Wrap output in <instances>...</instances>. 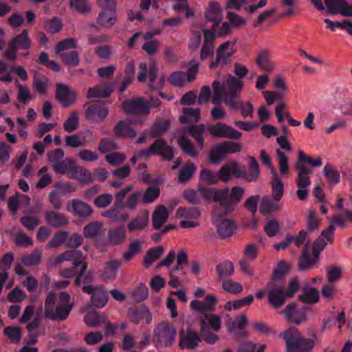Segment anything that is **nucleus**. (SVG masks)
<instances>
[{
  "mask_svg": "<svg viewBox=\"0 0 352 352\" xmlns=\"http://www.w3.org/2000/svg\"><path fill=\"white\" fill-rule=\"evenodd\" d=\"M73 307L70 296L67 292L60 294V302H57L56 294L50 292L45 301V316L51 320L63 321L68 318Z\"/></svg>",
  "mask_w": 352,
  "mask_h": 352,
  "instance_id": "1",
  "label": "nucleus"
},
{
  "mask_svg": "<svg viewBox=\"0 0 352 352\" xmlns=\"http://www.w3.org/2000/svg\"><path fill=\"white\" fill-rule=\"evenodd\" d=\"M245 189L240 186H233L230 191L228 187L218 189L214 195V201L219 204L214 208V214H226L234 210L243 197Z\"/></svg>",
  "mask_w": 352,
  "mask_h": 352,
  "instance_id": "2",
  "label": "nucleus"
},
{
  "mask_svg": "<svg viewBox=\"0 0 352 352\" xmlns=\"http://www.w3.org/2000/svg\"><path fill=\"white\" fill-rule=\"evenodd\" d=\"M67 262H70L74 267L80 265V270L75 279L74 284L76 286H81L82 278L87 268V263L85 261V256L80 250H67L52 256L48 261V265L50 267H61Z\"/></svg>",
  "mask_w": 352,
  "mask_h": 352,
  "instance_id": "3",
  "label": "nucleus"
},
{
  "mask_svg": "<svg viewBox=\"0 0 352 352\" xmlns=\"http://www.w3.org/2000/svg\"><path fill=\"white\" fill-rule=\"evenodd\" d=\"M269 295V303L274 308L280 307L285 302L286 298H292L299 289V283L297 278L292 279L287 288L274 280L269 283L267 287Z\"/></svg>",
  "mask_w": 352,
  "mask_h": 352,
  "instance_id": "4",
  "label": "nucleus"
},
{
  "mask_svg": "<svg viewBox=\"0 0 352 352\" xmlns=\"http://www.w3.org/2000/svg\"><path fill=\"white\" fill-rule=\"evenodd\" d=\"M285 341L287 352H310L315 345L314 338H303L295 327H290L281 333Z\"/></svg>",
  "mask_w": 352,
  "mask_h": 352,
  "instance_id": "5",
  "label": "nucleus"
},
{
  "mask_svg": "<svg viewBox=\"0 0 352 352\" xmlns=\"http://www.w3.org/2000/svg\"><path fill=\"white\" fill-rule=\"evenodd\" d=\"M175 327L168 321L158 324L153 330L152 342L157 349L172 346L175 340Z\"/></svg>",
  "mask_w": 352,
  "mask_h": 352,
  "instance_id": "6",
  "label": "nucleus"
},
{
  "mask_svg": "<svg viewBox=\"0 0 352 352\" xmlns=\"http://www.w3.org/2000/svg\"><path fill=\"white\" fill-rule=\"evenodd\" d=\"M294 167L297 171L296 195L300 200H305L308 195V187L311 183L309 175L312 173V170L302 163H296Z\"/></svg>",
  "mask_w": 352,
  "mask_h": 352,
  "instance_id": "7",
  "label": "nucleus"
},
{
  "mask_svg": "<svg viewBox=\"0 0 352 352\" xmlns=\"http://www.w3.org/2000/svg\"><path fill=\"white\" fill-rule=\"evenodd\" d=\"M212 85L214 91L211 98L212 103L219 105L224 100L227 105L232 108L238 109L239 107L240 102H238L234 99V96L236 94L226 93L224 85L221 84L219 80H214Z\"/></svg>",
  "mask_w": 352,
  "mask_h": 352,
  "instance_id": "8",
  "label": "nucleus"
},
{
  "mask_svg": "<svg viewBox=\"0 0 352 352\" xmlns=\"http://www.w3.org/2000/svg\"><path fill=\"white\" fill-rule=\"evenodd\" d=\"M200 214V211L196 208L179 207L175 212V217L182 219L179 225L183 228L198 227L200 225L198 221Z\"/></svg>",
  "mask_w": 352,
  "mask_h": 352,
  "instance_id": "9",
  "label": "nucleus"
},
{
  "mask_svg": "<svg viewBox=\"0 0 352 352\" xmlns=\"http://www.w3.org/2000/svg\"><path fill=\"white\" fill-rule=\"evenodd\" d=\"M87 278H82L81 285L83 292L91 294V303L97 308L103 307L108 301V294L101 286L85 285Z\"/></svg>",
  "mask_w": 352,
  "mask_h": 352,
  "instance_id": "10",
  "label": "nucleus"
},
{
  "mask_svg": "<svg viewBox=\"0 0 352 352\" xmlns=\"http://www.w3.org/2000/svg\"><path fill=\"white\" fill-rule=\"evenodd\" d=\"M235 41H228L222 43L217 50V56L215 60L212 62L209 67L214 69L218 66L224 67L230 62V58L235 53Z\"/></svg>",
  "mask_w": 352,
  "mask_h": 352,
  "instance_id": "11",
  "label": "nucleus"
},
{
  "mask_svg": "<svg viewBox=\"0 0 352 352\" xmlns=\"http://www.w3.org/2000/svg\"><path fill=\"white\" fill-rule=\"evenodd\" d=\"M199 64L196 62H191L187 73L183 72H173L169 77V81L172 85L182 87L192 82L198 72Z\"/></svg>",
  "mask_w": 352,
  "mask_h": 352,
  "instance_id": "12",
  "label": "nucleus"
},
{
  "mask_svg": "<svg viewBox=\"0 0 352 352\" xmlns=\"http://www.w3.org/2000/svg\"><path fill=\"white\" fill-rule=\"evenodd\" d=\"M150 155H160L167 160L173 159V148L162 140H157L149 148L140 152L141 157H147Z\"/></svg>",
  "mask_w": 352,
  "mask_h": 352,
  "instance_id": "13",
  "label": "nucleus"
},
{
  "mask_svg": "<svg viewBox=\"0 0 352 352\" xmlns=\"http://www.w3.org/2000/svg\"><path fill=\"white\" fill-rule=\"evenodd\" d=\"M122 108L128 114L147 115L150 112L151 106L142 98L127 99L122 102Z\"/></svg>",
  "mask_w": 352,
  "mask_h": 352,
  "instance_id": "14",
  "label": "nucleus"
},
{
  "mask_svg": "<svg viewBox=\"0 0 352 352\" xmlns=\"http://www.w3.org/2000/svg\"><path fill=\"white\" fill-rule=\"evenodd\" d=\"M207 129L212 136L217 138L239 139L241 137L240 132L223 122L208 125Z\"/></svg>",
  "mask_w": 352,
  "mask_h": 352,
  "instance_id": "15",
  "label": "nucleus"
},
{
  "mask_svg": "<svg viewBox=\"0 0 352 352\" xmlns=\"http://www.w3.org/2000/svg\"><path fill=\"white\" fill-rule=\"evenodd\" d=\"M243 175V170L236 161L225 164L219 170L220 180L225 183L229 182L233 177L241 178Z\"/></svg>",
  "mask_w": 352,
  "mask_h": 352,
  "instance_id": "16",
  "label": "nucleus"
},
{
  "mask_svg": "<svg viewBox=\"0 0 352 352\" xmlns=\"http://www.w3.org/2000/svg\"><path fill=\"white\" fill-rule=\"evenodd\" d=\"M330 14L340 13L342 15L352 16V4H349L345 0H324Z\"/></svg>",
  "mask_w": 352,
  "mask_h": 352,
  "instance_id": "17",
  "label": "nucleus"
},
{
  "mask_svg": "<svg viewBox=\"0 0 352 352\" xmlns=\"http://www.w3.org/2000/svg\"><path fill=\"white\" fill-rule=\"evenodd\" d=\"M67 210L75 216L86 217L90 216L93 209L90 205L79 199H72L66 204Z\"/></svg>",
  "mask_w": 352,
  "mask_h": 352,
  "instance_id": "18",
  "label": "nucleus"
},
{
  "mask_svg": "<svg viewBox=\"0 0 352 352\" xmlns=\"http://www.w3.org/2000/svg\"><path fill=\"white\" fill-rule=\"evenodd\" d=\"M201 342V338L197 332L188 329L185 332L181 330L179 332V346L181 349H191L195 348Z\"/></svg>",
  "mask_w": 352,
  "mask_h": 352,
  "instance_id": "19",
  "label": "nucleus"
},
{
  "mask_svg": "<svg viewBox=\"0 0 352 352\" xmlns=\"http://www.w3.org/2000/svg\"><path fill=\"white\" fill-rule=\"evenodd\" d=\"M109 111L106 107L101 103L90 104L86 111V118L94 122L103 120L108 115Z\"/></svg>",
  "mask_w": 352,
  "mask_h": 352,
  "instance_id": "20",
  "label": "nucleus"
},
{
  "mask_svg": "<svg viewBox=\"0 0 352 352\" xmlns=\"http://www.w3.org/2000/svg\"><path fill=\"white\" fill-rule=\"evenodd\" d=\"M201 332L218 331L221 327V318L217 314H207L200 318Z\"/></svg>",
  "mask_w": 352,
  "mask_h": 352,
  "instance_id": "21",
  "label": "nucleus"
},
{
  "mask_svg": "<svg viewBox=\"0 0 352 352\" xmlns=\"http://www.w3.org/2000/svg\"><path fill=\"white\" fill-rule=\"evenodd\" d=\"M56 87V98L63 106H69L76 100V91L70 89L67 85L58 84Z\"/></svg>",
  "mask_w": 352,
  "mask_h": 352,
  "instance_id": "22",
  "label": "nucleus"
},
{
  "mask_svg": "<svg viewBox=\"0 0 352 352\" xmlns=\"http://www.w3.org/2000/svg\"><path fill=\"white\" fill-rule=\"evenodd\" d=\"M204 41L201 49L200 58L205 60L212 56L214 52V41L216 38L214 32L210 30L204 31Z\"/></svg>",
  "mask_w": 352,
  "mask_h": 352,
  "instance_id": "23",
  "label": "nucleus"
},
{
  "mask_svg": "<svg viewBox=\"0 0 352 352\" xmlns=\"http://www.w3.org/2000/svg\"><path fill=\"white\" fill-rule=\"evenodd\" d=\"M244 256L245 258L239 261L240 268L244 274L252 276L254 275L253 271L246 261H253L256 258V246L252 244L248 245L244 251Z\"/></svg>",
  "mask_w": 352,
  "mask_h": 352,
  "instance_id": "24",
  "label": "nucleus"
},
{
  "mask_svg": "<svg viewBox=\"0 0 352 352\" xmlns=\"http://www.w3.org/2000/svg\"><path fill=\"white\" fill-rule=\"evenodd\" d=\"M205 16L208 21L214 22V27L217 26L223 18V10L217 1H210L205 12Z\"/></svg>",
  "mask_w": 352,
  "mask_h": 352,
  "instance_id": "25",
  "label": "nucleus"
},
{
  "mask_svg": "<svg viewBox=\"0 0 352 352\" xmlns=\"http://www.w3.org/2000/svg\"><path fill=\"white\" fill-rule=\"evenodd\" d=\"M217 299L214 295H208L204 301L193 300L190 307L191 309L199 312L212 311L214 309Z\"/></svg>",
  "mask_w": 352,
  "mask_h": 352,
  "instance_id": "26",
  "label": "nucleus"
},
{
  "mask_svg": "<svg viewBox=\"0 0 352 352\" xmlns=\"http://www.w3.org/2000/svg\"><path fill=\"white\" fill-rule=\"evenodd\" d=\"M222 214H214V212L212 214L213 221L217 223V232L220 237L226 238L231 236L234 230V225L233 222L227 219H217V217L221 216Z\"/></svg>",
  "mask_w": 352,
  "mask_h": 352,
  "instance_id": "27",
  "label": "nucleus"
},
{
  "mask_svg": "<svg viewBox=\"0 0 352 352\" xmlns=\"http://www.w3.org/2000/svg\"><path fill=\"white\" fill-rule=\"evenodd\" d=\"M255 63L261 70L267 74L273 73L276 67V65L272 60L268 52L265 50L258 52Z\"/></svg>",
  "mask_w": 352,
  "mask_h": 352,
  "instance_id": "28",
  "label": "nucleus"
},
{
  "mask_svg": "<svg viewBox=\"0 0 352 352\" xmlns=\"http://www.w3.org/2000/svg\"><path fill=\"white\" fill-rule=\"evenodd\" d=\"M111 92V84L103 83L89 88L86 96L89 99L94 98H107L110 96Z\"/></svg>",
  "mask_w": 352,
  "mask_h": 352,
  "instance_id": "29",
  "label": "nucleus"
},
{
  "mask_svg": "<svg viewBox=\"0 0 352 352\" xmlns=\"http://www.w3.org/2000/svg\"><path fill=\"white\" fill-rule=\"evenodd\" d=\"M169 212L167 208L163 205L156 207L152 214L153 226L155 230H160L167 221Z\"/></svg>",
  "mask_w": 352,
  "mask_h": 352,
  "instance_id": "30",
  "label": "nucleus"
},
{
  "mask_svg": "<svg viewBox=\"0 0 352 352\" xmlns=\"http://www.w3.org/2000/svg\"><path fill=\"white\" fill-rule=\"evenodd\" d=\"M132 120L120 121L114 127L116 136L120 138H134L136 132L131 127Z\"/></svg>",
  "mask_w": 352,
  "mask_h": 352,
  "instance_id": "31",
  "label": "nucleus"
},
{
  "mask_svg": "<svg viewBox=\"0 0 352 352\" xmlns=\"http://www.w3.org/2000/svg\"><path fill=\"white\" fill-rule=\"evenodd\" d=\"M47 223L54 227H61L68 223L67 217L61 213L54 211H46L44 213Z\"/></svg>",
  "mask_w": 352,
  "mask_h": 352,
  "instance_id": "32",
  "label": "nucleus"
},
{
  "mask_svg": "<svg viewBox=\"0 0 352 352\" xmlns=\"http://www.w3.org/2000/svg\"><path fill=\"white\" fill-rule=\"evenodd\" d=\"M318 260V258L315 256L311 259L309 248L306 245L305 248L303 249L302 256L299 258L298 263V268L300 271L308 270L312 268L316 264Z\"/></svg>",
  "mask_w": 352,
  "mask_h": 352,
  "instance_id": "33",
  "label": "nucleus"
},
{
  "mask_svg": "<svg viewBox=\"0 0 352 352\" xmlns=\"http://www.w3.org/2000/svg\"><path fill=\"white\" fill-rule=\"evenodd\" d=\"M279 201L280 200H276L274 198L272 199L269 197H264L261 201L260 212L263 214H268L280 210V206Z\"/></svg>",
  "mask_w": 352,
  "mask_h": 352,
  "instance_id": "34",
  "label": "nucleus"
},
{
  "mask_svg": "<svg viewBox=\"0 0 352 352\" xmlns=\"http://www.w3.org/2000/svg\"><path fill=\"white\" fill-rule=\"evenodd\" d=\"M12 47L18 50H28L31 45V39L28 36V31L24 30L21 34L15 36L10 42Z\"/></svg>",
  "mask_w": 352,
  "mask_h": 352,
  "instance_id": "35",
  "label": "nucleus"
},
{
  "mask_svg": "<svg viewBox=\"0 0 352 352\" xmlns=\"http://www.w3.org/2000/svg\"><path fill=\"white\" fill-rule=\"evenodd\" d=\"M148 212L144 211L140 213L135 219H133L128 226L129 230L133 232L135 230H141L144 229L148 222Z\"/></svg>",
  "mask_w": 352,
  "mask_h": 352,
  "instance_id": "36",
  "label": "nucleus"
},
{
  "mask_svg": "<svg viewBox=\"0 0 352 352\" xmlns=\"http://www.w3.org/2000/svg\"><path fill=\"white\" fill-rule=\"evenodd\" d=\"M272 189L273 198L276 200H280L283 194L284 184L281 179L278 177V174L274 168H272Z\"/></svg>",
  "mask_w": 352,
  "mask_h": 352,
  "instance_id": "37",
  "label": "nucleus"
},
{
  "mask_svg": "<svg viewBox=\"0 0 352 352\" xmlns=\"http://www.w3.org/2000/svg\"><path fill=\"white\" fill-rule=\"evenodd\" d=\"M75 165L76 163L73 160L66 158L60 163L53 165L52 168L56 173L65 174L70 177Z\"/></svg>",
  "mask_w": 352,
  "mask_h": 352,
  "instance_id": "38",
  "label": "nucleus"
},
{
  "mask_svg": "<svg viewBox=\"0 0 352 352\" xmlns=\"http://www.w3.org/2000/svg\"><path fill=\"white\" fill-rule=\"evenodd\" d=\"M116 19L115 10H105L99 13L97 22L102 27L109 28L115 24Z\"/></svg>",
  "mask_w": 352,
  "mask_h": 352,
  "instance_id": "39",
  "label": "nucleus"
},
{
  "mask_svg": "<svg viewBox=\"0 0 352 352\" xmlns=\"http://www.w3.org/2000/svg\"><path fill=\"white\" fill-rule=\"evenodd\" d=\"M126 239V230L124 226L111 229L109 231V242L113 245L122 243Z\"/></svg>",
  "mask_w": 352,
  "mask_h": 352,
  "instance_id": "40",
  "label": "nucleus"
},
{
  "mask_svg": "<svg viewBox=\"0 0 352 352\" xmlns=\"http://www.w3.org/2000/svg\"><path fill=\"white\" fill-rule=\"evenodd\" d=\"M120 266V262L116 260H112L107 262L102 270V276L106 280L114 279L117 275V272Z\"/></svg>",
  "mask_w": 352,
  "mask_h": 352,
  "instance_id": "41",
  "label": "nucleus"
},
{
  "mask_svg": "<svg viewBox=\"0 0 352 352\" xmlns=\"http://www.w3.org/2000/svg\"><path fill=\"white\" fill-rule=\"evenodd\" d=\"M70 177L85 184L89 183L92 181V177L90 172L82 167L77 166L76 164L73 169Z\"/></svg>",
  "mask_w": 352,
  "mask_h": 352,
  "instance_id": "42",
  "label": "nucleus"
},
{
  "mask_svg": "<svg viewBox=\"0 0 352 352\" xmlns=\"http://www.w3.org/2000/svg\"><path fill=\"white\" fill-rule=\"evenodd\" d=\"M250 162L248 173H245L243 172V175H242V177L248 182L256 181L260 173L258 162L252 156L250 157Z\"/></svg>",
  "mask_w": 352,
  "mask_h": 352,
  "instance_id": "43",
  "label": "nucleus"
},
{
  "mask_svg": "<svg viewBox=\"0 0 352 352\" xmlns=\"http://www.w3.org/2000/svg\"><path fill=\"white\" fill-rule=\"evenodd\" d=\"M200 118V111L198 108H184V114L179 118L182 123H195Z\"/></svg>",
  "mask_w": 352,
  "mask_h": 352,
  "instance_id": "44",
  "label": "nucleus"
},
{
  "mask_svg": "<svg viewBox=\"0 0 352 352\" xmlns=\"http://www.w3.org/2000/svg\"><path fill=\"white\" fill-rule=\"evenodd\" d=\"M84 320L87 326L96 327L102 323H106L107 317L103 314L100 315L95 311H91L86 314Z\"/></svg>",
  "mask_w": 352,
  "mask_h": 352,
  "instance_id": "45",
  "label": "nucleus"
},
{
  "mask_svg": "<svg viewBox=\"0 0 352 352\" xmlns=\"http://www.w3.org/2000/svg\"><path fill=\"white\" fill-rule=\"evenodd\" d=\"M76 47V41L74 38H65L60 41L56 46L55 52L58 56H65L67 51Z\"/></svg>",
  "mask_w": 352,
  "mask_h": 352,
  "instance_id": "46",
  "label": "nucleus"
},
{
  "mask_svg": "<svg viewBox=\"0 0 352 352\" xmlns=\"http://www.w3.org/2000/svg\"><path fill=\"white\" fill-rule=\"evenodd\" d=\"M254 300V297L252 295H249L242 299L235 300V301H229L226 302L224 306L226 310L230 311L233 310H237L243 307L250 305Z\"/></svg>",
  "mask_w": 352,
  "mask_h": 352,
  "instance_id": "47",
  "label": "nucleus"
},
{
  "mask_svg": "<svg viewBox=\"0 0 352 352\" xmlns=\"http://www.w3.org/2000/svg\"><path fill=\"white\" fill-rule=\"evenodd\" d=\"M299 299L305 303H316L319 300V292L316 288H303Z\"/></svg>",
  "mask_w": 352,
  "mask_h": 352,
  "instance_id": "48",
  "label": "nucleus"
},
{
  "mask_svg": "<svg viewBox=\"0 0 352 352\" xmlns=\"http://www.w3.org/2000/svg\"><path fill=\"white\" fill-rule=\"evenodd\" d=\"M102 227L100 222H91L84 228V235L86 238H96L101 234Z\"/></svg>",
  "mask_w": 352,
  "mask_h": 352,
  "instance_id": "49",
  "label": "nucleus"
},
{
  "mask_svg": "<svg viewBox=\"0 0 352 352\" xmlns=\"http://www.w3.org/2000/svg\"><path fill=\"white\" fill-rule=\"evenodd\" d=\"M227 86L228 87V91L231 94H239L244 86V82L242 80H238L232 75H228L227 78Z\"/></svg>",
  "mask_w": 352,
  "mask_h": 352,
  "instance_id": "50",
  "label": "nucleus"
},
{
  "mask_svg": "<svg viewBox=\"0 0 352 352\" xmlns=\"http://www.w3.org/2000/svg\"><path fill=\"white\" fill-rule=\"evenodd\" d=\"M79 125V113L73 111L63 123L64 130L68 133L75 131Z\"/></svg>",
  "mask_w": 352,
  "mask_h": 352,
  "instance_id": "51",
  "label": "nucleus"
},
{
  "mask_svg": "<svg viewBox=\"0 0 352 352\" xmlns=\"http://www.w3.org/2000/svg\"><path fill=\"white\" fill-rule=\"evenodd\" d=\"M164 250L162 246L155 247L147 252L144 258V265L148 267L155 260L161 256Z\"/></svg>",
  "mask_w": 352,
  "mask_h": 352,
  "instance_id": "52",
  "label": "nucleus"
},
{
  "mask_svg": "<svg viewBox=\"0 0 352 352\" xmlns=\"http://www.w3.org/2000/svg\"><path fill=\"white\" fill-rule=\"evenodd\" d=\"M199 179L202 182L208 184H217L219 181H221L219 173L217 174L216 173L206 168L201 170Z\"/></svg>",
  "mask_w": 352,
  "mask_h": 352,
  "instance_id": "53",
  "label": "nucleus"
},
{
  "mask_svg": "<svg viewBox=\"0 0 352 352\" xmlns=\"http://www.w3.org/2000/svg\"><path fill=\"white\" fill-rule=\"evenodd\" d=\"M324 175L328 179L329 182L336 184L340 182V175L338 170L330 164H327L323 168Z\"/></svg>",
  "mask_w": 352,
  "mask_h": 352,
  "instance_id": "54",
  "label": "nucleus"
},
{
  "mask_svg": "<svg viewBox=\"0 0 352 352\" xmlns=\"http://www.w3.org/2000/svg\"><path fill=\"white\" fill-rule=\"evenodd\" d=\"M41 259V252L39 250H34L30 254L22 255L21 263L27 266L38 265Z\"/></svg>",
  "mask_w": 352,
  "mask_h": 352,
  "instance_id": "55",
  "label": "nucleus"
},
{
  "mask_svg": "<svg viewBox=\"0 0 352 352\" xmlns=\"http://www.w3.org/2000/svg\"><path fill=\"white\" fill-rule=\"evenodd\" d=\"M195 170V166L193 163L189 162L182 166L179 171V181L186 182L193 175Z\"/></svg>",
  "mask_w": 352,
  "mask_h": 352,
  "instance_id": "56",
  "label": "nucleus"
},
{
  "mask_svg": "<svg viewBox=\"0 0 352 352\" xmlns=\"http://www.w3.org/2000/svg\"><path fill=\"white\" fill-rule=\"evenodd\" d=\"M68 233L65 231L58 232L52 236L47 245V248H57L67 241Z\"/></svg>",
  "mask_w": 352,
  "mask_h": 352,
  "instance_id": "57",
  "label": "nucleus"
},
{
  "mask_svg": "<svg viewBox=\"0 0 352 352\" xmlns=\"http://www.w3.org/2000/svg\"><path fill=\"white\" fill-rule=\"evenodd\" d=\"M267 3V0H247L246 6L243 7L244 11L252 14L258 9L264 8Z\"/></svg>",
  "mask_w": 352,
  "mask_h": 352,
  "instance_id": "58",
  "label": "nucleus"
},
{
  "mask_svg": "<svg viewBox=\"0 0 352 352\" xmlns=\"http://www.w3.org/2000/svg\"><path fill=\"white\" fill-rule=\"evenodd\" d=\"M217 272L219 278L232 276L234 273V266L230 261H226L217 266Z\"/></svg>",
  "mask_w": 352,
  "mask_h": 352,
  "instance_id": "59",
  "label": "nucleus"
},
{
  "mask_svg": "<svg viewBox=\"0 0 352 352\" xmlns=\"http://www.w3.org/2000/svg\"><path fill=\"white\" fill-rule=\"evenodd\" d=\"M179 145L180 146L184 153L195 157L197 153L192 144V143L184 137L179 138L177 140Z\"/></svg>",
  "mask_w": 352,
  "mask_h": 352,
  "instance_id": "60",
  "label": "nucleus"
},
{
  "mask_svg": "<svg viewBox=\"0 0 352 352\" xmlns=\"http://www.w3.org/2000/svg\"><path fill=\"white\" fill-rule=\"evenodd\" d=\"M47 167L43 166L41 168L38 175L40 176V179L36 184V187L38 188H43L50 185L52 182V175L49 173H47Z\"/></svg>",
  "mask_w": 352,
  "mask_h": 352,
  "instance_id": "61",
  "label": "nucleus"
},
{
  "mask_svg": "<svg viewBox=\"0 0 352 352\" xmlns=\"http://www.w3.org/2000/svg\"><path fill=\"white\" fill-rule=\"evenodd\" d=\"M204 131V126L203 124L192 126L189 128L190 135L195 138L200 148L204 146V140L202 135Z\"/></svg>",
  "mask_w": 352,
  "mask_h": 352,
  "instance_id": "62",
  "label": "nucleus"
},
{
  "mask_svg": "<svg viewBox=\"0 0 352 352\" xmlns=\"http://www.w3.org/2000/svg\"><path fill=\"white\" fill-rule=\"evenodd\" d=\"M4 334L14 343H18L21 340V329L17 327H8L3 330Z\"/></svg>",
  "mask_w": 352,
  "mask_h": 352,
  "instance_id": "63",
  "label": "nucleus"
},
{
  "mask_svg": "<svg viewBox=\"0 0 352 352\" xmlns=\"http://www.w3.org/2000/svg\"><path fill=\"white\" fill-rule=\"evenodd\" d=\"M226 153L221 144L215 145L211 150L210 159L213 163H218L221 162Z\"/></svg>",
  "mask_w": 352,
  "mask_h": 352,
  "instance_id": "64",
  "label": "nucleus"
}]
</instances>
